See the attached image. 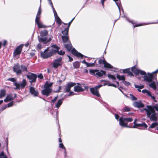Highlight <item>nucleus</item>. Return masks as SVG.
I'll return each instance as SVG.
<instances>
[{"label": "nucleus", "instance_id": "nucleus-32", "mask_svg": "<svg viewBox=\"0 0 158 158\" xmlns=\"http://www.w3.org/2000/svg\"><path fill=\"white\" fill-rule=\"evenodd\" d=\"M62 40L64 43H66L69 40V36H62Z\"/></svg>", "mask_w": 158, "mask_h": 158}, {"label": "nucleus", "instance_id": "nucleus-35", "mask_svg": "<svg viewBox=\"0 0 158 158\" xmlns=\"http://www.w3.org/2000/svg\"><path fill=\"white\" fill-rule=\"evenodd\" d=\"M59 148H61L62 149H64V153H65V156H66V150H65V148L64 147L63 144L62 143H60L59 144Z\"/></svg>", "mask_w": 158, "mask_h": 158}, {"label": "nucleus", "instance_id": "nucleus-31", "mask_svg": "<svg viewBox=\"0 0 158 158\" xmlns=\"http://www.w3.org/2000/svg\"><path fill=\"white\" fill-rule=\"evenodd\" d=\"M74 68L75 69L78 68L80 66V64L79 62H76L73 63Z\"/></svg>", "mask_w": 158, "mask_h": 158}, {"label": "nucleus", "instance_id": "nucleus-45", "mask_svg": "<svg viewBox=\"0 0 158 158\" xmlns=\"http://www.w3.org/2000/svg\"><path fill=\"white\" fill-rule=\"evenodd\" d=\"M123 83L126 86H128L130 85V84L129 82L124 81H123Z\"/></svg>", "mask_w": 158, "mask_h": 158}, {"label": "nucleus", "instance_id": "nucleus-50", "mask_svg": "<svg viewBox=\"0 0 158 158\" xmlns=\"http://www.w3.org/2000/svg\"><path fill=\"white\" fill-rule=\"evenodd\" d=\"M13 103L14 102L13 101H12L8 104L7 106L8 107H11L13 106Z\"/></svg>", "mask_w": 158, "mask_h": 158}, {"label": "nucleus", "instance_id": "nucleus-37", "mask_svg": "<svg viewBox=\"0 0 158 158\" xmlns=\"http://www.w3.org/2000/svg\"><path fill=\"white\" fill-rule=\"evenodd\" d=\"M135 87L138 89H142L144 87V86L143 85H135Z\"/></svg>", "mask_w": 158, "mask_h": 158}, {"label": "nucleus", "instance_id": "nucleus-1", "mask_svg": "<svg viewBox=\"0 0 158 158\" xmlns=\"http://www.w3.org/2000/svg\"><path fill=\"white\" fill-rule=\"evenodd\" d=\"M158 72L157 69L151 73H148V75L143 77L144 81L149 82V86L154 90L156 89L157 87L158 88V82L156 74Z\"/></svg>", "mask_w": 158, "mask_h": 158}, {"label": "nucleus", "instance_id": "nucleus-60", "mask_svg": "<svg viewBox=\"0 0 158 158\" xmlns=\"http://www.w3.org/2000/svg\"><path fill=\"white\" fill-rule=\"evenodd\" d=\"M146 94L148 95V96H151V93L150 92V91H149L148 90H147V93H146Z\"/></svg>", "mask_w": 158, "mask_h": 158}, {"label": "nucleus", "instance_id": "nucleus-7", "mask_svg": "<svg viewBox=\"0 0 158 158\" xmlns=\"http://www.w3.org/2000/svg\"><path fill=\"white\" fill-rule=\"evenodd\" d=\"M89 73L90 74L95 75L97 77H102L103 75H105L106 72L103 71H99L98 70H89Z\"/></svg>", "mask_w": 158, "mask_h": 158}, {"label": "nucleus", "instance_id": "nucleus-61", "mask_svg": "<svg viewBox=\"0 0 158 158\" xmlns=\"http://www.w3.org/2000/svg\"><path fill=\"white\" fill-rule=\"evenodd\" d=\"M147 89H143L142 90V92L144 94H146L147 91Z\"/></svg>", "mask_w": 158, "mask_h": 158}, {"label": "nucleus", "instance_id": "nucleus-36", "mask_svg": "<svg viewBox=\"0 0 158 158\" xmlns=\"http://www.w3.org/2000/svg\"><path fill=\"white\" fill-rule=\"evenodd\" d=\"M96 60H95L94 63H89L87 62V64L86 66L87 67H93L95 65V63L96 62Z\"/></svg>", "mask_w": 158, "mask_h": 158}, {"label": "nucleus", "instance_id": "nucleus-10", "mask_svg": "<svg viewBox=\"0 0 158 158\" xmlns=\"http://www.w3.org/2000/svg\"><path fill=\"white\" fill-rule=\"evenodd\" d=\"M52 55V53L48 48L43 52L41 53V56L44 59H46Z\"/></svg>", "mask_w": 158, "mask_h": 158}, {"label": "nucleus", "instance_id": "nucleus-57", "mask_svg": "<svg viewBox=\"0 0 158 158\" xmlns=\"http://www.w3.org/2000/svg\"><path fill=\"white\" fill-rule=\"evenodd\" d=\"M108 86H111L115 87H116V85L114 84H109L108 85Z\"/></svg>", "mask_w": 158, "mask_h": 158}, {"label": "nucleus", "instance_id": "nucleus-18", "mask_svg": "<svg viewBox=\"0 0 158 158\" xmlns=\"http://www.w3.org/2000/svg\"><path fill=\"white\" fill-rule=\"evenodd\" d=\"M29 91L31 94L33 95L34 97L38 96V93L37 89H35L33 87H31L29 89Z\"/></svg>", "mask_w": 158, "mask_h": 158}, {"label": "nucleus", "instance_id": "nucleus-15", "mask_svg": "<svg viewBox=\"0 0 158 158\" xmlns=\"http://www.w3.org/2000/svg\"><path fill=\"white\" fill-rule=\"evenodd\" d=\"M49 51H50L52 55L56 54L58 52V51L60 49V48L56 45H54L51 46L50 48H48Z\"/></svg>", "mask_w": 158, "mask_h": 158}, {"label": "nucleus", "instance_id": "nucleus-29", "mask_svg": "<svg viewBox=\"0 0 158 158\" xmlns=\"http://www.w3.org/2000/svg\"><path fill=\"white\" fill-rule=\"evenodd\" d=\"M62 99H60L56 103V104L55 105V107L57 108H59V107L61 106V105L62 103Z\"/></svg>", "mask_w": 158, "mask_h": 158}, {"label": "nucleus", "instance_id": "nucleus-49", "mask_svg": "<svg viewBox=\"0 0 158 158\" xmlns=\"http://www.w3.org/2000/svg\"><path fill=\"white\" fill-rule=\"evenodd\" d=\"M75 18V17H74V18H73L69 23H68V27H67V28H69V27L71 24V23H72V22L73 21V20Z\"/></svg>", "mask_w": 158, "mask_h": 158}, {"label": "nucleus", "instance_id": "nucleus-44", "mask_svg": "<svg viewBox=\"0 0 158 158\" xmlns=\"http://www.w3.org/2000/svg\"><path fill=\"white\" fill-rule=\"evenodd\" d=\"M126 20L128 22H130L132 24H134V21L131 20L129 18H128L127 17H126Z\"/></svg>", "mask_w": 158, "mask_h": 158}, {"label": "nucleus", "instance_id": "nucleus-20", "mask_svg": "<svg viewBox=\"0 0 158 158\" xmlns=\"http://www.w3.org/2000/svg\"><path fill=\"white\" fill-rule=\"evenodd\" d=\"M35 23L37 25L39 28H45L47 27L43 24L40 21V19H35Z\"/></svg>", "mask_w": 158, "mask_h": 158}, {"label": "nucleus", "instance_id": "nucleus-11", "mask_svg": "<svg viewBox=\"0 0 158 158\" xmlns=\"http://www.w3.org/2000/svg\"><path fill=\"white\" fill-rule=\"evenodd\" d=\"M131 70L136 75H138L140 74V75L144 76L147 75L145 71L136 69L135 67L131 68Z\"/></svg>", "mask_w": 158, "mask_h": 158}, {"label": "nucleus", "instance_id": "nucleus-25", "mask_svg": "<svg viewBox=\"0 0 158 158\" xmlns=\"http://www.w3.org/2000/svg\"><path fill=\"white\" fill-rule=\"evenodd\" d=\"M14 99L13 97L12 96L11 94L8 95L6 98L4 99V101L5 102H8Z\"/></svg>", "mask_w": 158, "mask_h": 158}, {"label": "nucleus", "instance_id": "nucleus-4", "mask_svg": "<svg viewBox=\"0 0 158 158\" xmlns=\"http://www.w3.org/2000/svg\"><path fill=\"white\" fill-rule=\"evenodd\" d=\"M53 83L51 82L49 83L48 81H46L44 85V89L41 91L42 95L47 97L49 95L52 91V89L51 88Z\"/></svg>", "mask_w": 158, "mask_h": 158}, {"label": "nucleus", "instance_id": "nucleus-53", "mask_svg": "<svg viewBox=\"0 0 158 158\" xmlns=\"http://www.w3.org/2000/svg\"><path fill=\"white\" fill-rule=\"evenodd\" d=\"M4 156H6L4 154V153L3 152H2L0 153V157H4Z\"/></svg>", "mask_w": 158, "mask_h": 158}, {"label": "nucleus", "instance_id": "nucleus-38", "mask_svg": "<svg viewBox=\"0 0 158 158\" xmlns=\"http://www.w3.org/2000/svg\"><path fill=\"white\" fill-rule=\"evenodd\" d=\"M107 76L109 78H110L113 80H116L115 77L114 75H112L110 74H108Z\"/></svg>", "mask_w": 158, "mask_h": 158}, {"label": "nucleus", "instance_id": "nucleus-42", "mask_svg": "<svg viewBox=\"0 0 158 158\" xmlns=\"http://www.w3.org/2000/svg\"><path fill=\"white\" fill-rule=\"evenodd\" d=\"M123 110L125 111H130V108L129 107L126 106L123 108Z\"/></svg>", "mask_w": 158, "mask_h": 158}, {"label": "nucleus", "instance_id": "nucleus-6", "mask_svg": "<svg viewBox=\"0 0 158 158\" xmlns=\"http://www.w3.org/2000/svg\"><path fill=\"white\" fill-rule=\"evenodd\" d=\"M119 124L120 126L123 127H129L127 126V123L126 122H130L133 121L132 118H124L123 117H120L119 119Z\"/></svg>", "mask_w": 158, "mask_h": 158}, {"label": "nucleus", "instance_id": "nucleus-46", "mask_svg": "<svg viewBox=\"0 0 158 158\" xmlns=\"http://www.w3.org/2000/svg\"><path fill=\"white\" fill-rule=\"evenodd\" d=\"M52 10H53V13H54V14L55 17H56L58 16V15H57V13H56V10H55V9L54 8H52Z\"/></svg>", "mask_w": 158, "mask_h": 158}, {"label": "nucleus", "instance_id": "nucleus-47", "mask_svg": "<svg viewBox=\"0 0 158 158\" xmlns=\"http://www.w3.org/2000/svg\"><path fill=\"white\" fill-rule=\"evenodd\" d=\"M130 70V69H123V73H128L129 71Z\"/></svg>", "mask_w": 158, "mask_h": 158}, {"label": "nucleus", "instance_id": "nucleus-64", "mask_svg": "<svg viewBox=\"0 0 158 158\" xmlns=\"http://www.w3.org/2000/svg\"><path fill=\"white\" fill-rule=\"evenodd\" d=\"M106 0H101V2L102 4V5L103 6H104V2L105 1H106Z\"/></svg>", "mask_w": 158, "mask_h": 158}, {"label": "nucleus", "instance_id": "nucleus-48", "mask_svg": "<svg viewBox=\"0 0 158 158\" xmlns=\"http://www.w3.org/2000/svg\"><path fill=\"white\" fill-rule=\"evenodd\" d=\"M8 81H10L12 82H15L16 81V79L14 78H10L8 79Z\"/></svg>", "mask_w": 158, "mask_h": 158}, {"label": "nucleus", "instance_id": "nucleus-8", "mask_svg": "<svg viewBox=\"0 0 158 158\" xmlns=\"http://www.w3.org/2000/svg\"><path fill=\"white\" fill-rule=\"evenodd\" d=\"M27 84V82L26 80L23 79L21 83H18L16 82H15L14 85L16 86V87L14 88L15 89H23Z\"/></svg>", "mask_w": 158, "mask_h": 158}, {"label": "nucleus", "instance_id": "nucleus-12", "mask_svg": "<svg viewBox=\"0 0 158 158\" xmlns=\"http://www.w3.org/2000/svg\"><path fill=\"white\" fill-rule=\"evenodd\" d=\"M76 85V83L71 82L67 83L64 86L65 88L64 89V92H69L70 91L71 88L75 85Z\"/></svg>", "mask_w": 158, "mask_h": 158}, {"label": "nucleus", "instance_id": "nucleus-28", "mask_svg": "<svg viewBox=\"0 0 158 158\" xmlns=\"http://www.w3.org/2000/svg\"><path fill=\"white\" fill-rule=\"evenodd\" d=\"M6 94V91L5 89L1 90L0 93V98L4 97Z\"/></svg>", "mask_w": 158, "mask_h": 158}, {"label": "nucleus", "instance_id": "nucleus-63", "mask_svg": "<svg viewBox=\"0 0 158 158\" xmlns=\"http://www.w3.org/2000/svg\"><path fill=\"white\" fill-rule=\"evenodd\" d=\"M68 57L69 58V61H72L73 60V59L70 56H68Z\"/></svg>", "mask_w": 158, "mask_h": 158}, {"label": "nucleus", "instance_id": "nucleus-34", "mask_svg": "<svg viewBox=\"0 0 158 158\" xmlns=\"http://www.w3.org/2000/svg\"><path fill=\"white\" fill-rule=\"evenodd\" d=\"M158 125V123H156V122L153 123L150 125V126L149 127V128H153Z\"/></svg>", "mask_w": 158, "mask_h": 158}, {"label": "nucleus", "instance_id": "nucleus-58", "mask_svg": "<svg viewBox=\"0 0 158 158\" xmlns=\"http://www.w3.org/2000/svg\"><path fill=\"white\" fill-rule=\"evenodd\" d=\"M37 48H39V49H41L42 48L41 45L40 43H39L38 44L37 46Z\"/></svg>", "mask_w": 158, "mask_h": 158}, {"label": "nucleus", "instance_id": "nucleus-3", "mask_svg": "<svg viewBox=\"0 0 158 158\" xmlns=\"http://www.w3.org/2000/svg\"><path fill=\"white\" fill-rule=\"evenodd\" d=\"M40 36H38V40L40 42L46 44L51 40V37L48 39L47 35H48V31L46 30H44L40 31Z\"/></svg>", "mask_w": 158, "mask_h": 158}, {"label": "nucleus", "instance_id": "nucleus-51", "mask_svg": "<svg viewBox=\"0 0 158 158\" xmlns=\"http://www.w3.org/2000/svg\"><path fill=\"white\" fill-rule=\"evenodd\" d=\"M48 2L49 4L51 6L52 8H53L54 7L51 0H48Z\"/></svg>", "mask_w": 158, "mask_h": 158}, {"label": "nucleus", "instance_id": "nucleus-27", "mask_svg": "<svg viewBox=\"0 0 158 158\" xmlns=\"http://www.w3.org/2000/svg\"><path fill=\"white\" fill-rule=\"evenodd\" d=\"M69 28H66L62 31V33L63 35V36H68V32Z\"/></svg>", "mask_w": 158, "mask_h": 158}, {"label": "nucleus", "instance_id": "nucleus-14", "mask_svg": "<svg viewBox=\"0 0 158 158\" xmlns=\"http://www.w3.org/2000/svg\"><path fill=\"white\" fill-rule=\"evenodd\" d=\"M98 63L100 64H103L104 67L106 68L111 69L113 68V66L110 64L106 62L105 60L100 59L98 61Z\"/></svg>", "mask_w": 158, "mask_h": 158}, {"label": "nucleus", "instance_id": "nucleus-54", "mask_svg": "<svg viewBox=\"0 0 158 158\" xmlns=\"http://www.w3.org/2000/svg\"><path fill=\"white\" fill-rule=\"evenodd\" d=\"M75 94L74 92L71 91V92H70L69 93V94L68 96H73V95H75Z\"/></svg>", "mask_w": 158, "mask_h": 158}, {"label": "nucleus", "instance_id": "nucleus-9", "mask_svg": "<svg viewBox=\"0 0 158 158\" xmlns=\"http://www.w3.org/2000/svg\"><path fill=\"white\" fill-rule=\"evenodd\" d=\"M102 86V85H100L96 86L94 87L90 88V91L91 93L94 95H95L98 97H99L100 95L97 89Z\"/></svg>", "mask_w": 158, "mask_h": 158}, {"label": "nucleus", "instance_id": "nucleus-40", "mask_svg": "<svg viewBox=\"0 0 158 158\" xmlns=\"http://www.w3.org/2000/svg\"><path fill=\"white\" fill-rule=\"evenodd\" d=\"M130 96H131V99L132 101H135L137 100V98L135 97V96H134L133 95L130 94Z\"/></svg>", "mask_w": 158, "mask_h": 158}, {"label": "nucleus", "instance_id": "nucleus-24", "mask_svg": "<svg viewBox=\"0 0 158 158\" xmlns=\"http://www.w3.org/2000/svg\"><path fill=\"white\" fill-rule=\"evenodd\" d=\"M144 127L145 128H146L148 126L145 123H142L140 124H135V125L132 127L133 128H137L138 127Z\"/></svg>", "mask_w": 158, "mask_h": 158}, {"label": "nucleus", "instance_id": "nucleus-33", "mask_svg": "<svg viewBox=\"0 0 158 158\" xmlns=\"http://www.w3.org/2000/svg\"><path fill=\"white\" fill-rule=\"evenodd\" d=\"M116 77L119 80H123L124 81L125 80V77L124 75L121 76L119 75H117Z\"/></svg>", "mask_w": 158, "mask_h": 158}, {"label": "nucleus", "instance_id": "nucleus-55", "mask_svg": "<svg viewBox=\"0 0 158 158\" xmlns=\"http://www.w3.org/2000/svg\"><path fill=\"white\" fill-rule=\"evenodd\" d=\"M127 74L128 75L131 76H133V74L130 71V70L129 71L128 73H127Z\"/></svg>", "mask_w": 158, "mask_h": 158}, {"label": "nucleus", "instance_id": "nucleus-23", "mask_svg": "<svg viewBox=\"0 0 158 158\" xmlns=\"http://www.w3.org/2000/svg\"><path fill=\"white\" fill-rule=\"evenodd\" d=\"M113 0L114 2H115L116 4L117 5V6L118 8L120 14V12H121L120 8H122V11L123 12V9L122 8V6H121V3L120 2V0Z\"/></svg>", "mask_w": 158, "mask_h": 158}, {"label": "nucleus", "instance_id": "nucleus-59", "mask_svg": "<svg viewBox=\"0 0 158 158\" xmlns=\"http://www.w3.org/2000/svg\"><path fill=\"white\" fill-rule=\"evenodd\" d=\"M114 115L115 119L117 120H118L119 118V116L117 114H115Z\"/></svg>", "mask_w": 158, "mask_h": 158}, {"label": "nucleus", "instance_id": "nucleus-30", "mask_svg": "<svg viewBox=\"0 0 158 158\" xmlns=\"http://www.w3.org/2000/svg\"><path fill=\"white\" fill-rule=\"evenodd\" d=\"M64 46L69 51H70L72 49V46L70 43L68 44H64Z\"/></svg>", "mask_w": 158, "mask_h": 158}, {"label": "nucleus", "instance_id": "nucleus-13", "mask_svg": "<svg viewBox=\"0 0 158 158\" xmlns=\"http://www.w3.org/2000/svg\"><path fill=\"white\" fill-rule=\"evenodd\" d=\"M27 77L30 80L29 81L31 83L35 82L37 77L36 74L31 73H29L28 75H27Z\"/></svg>", "mask_w": 158, "mask_h": 158}, {"label": "nucleus", "instance_id": "nucleus-41", "mask_svg": "<svg viewBox=\"0 0 158 158\" xmlns=\"http://www.w3.org/2000/svg\"><path fill=\"white\" fill-rule=\"evenodd\" d=\"M58 54L59 55H64L65 53V52L64 51H62V50H60V51H58V52H57Z\"/></svg>", "mask_w": 158, "mask_h": 158}, {"label": "nucleus", "instance_id": "nucleus-26", "mask_svg": "<svg viewBox=\"0 0 158 158\" xmlns=\"http://www.w3.org/2000/svg\"><path fill=\"white\" fill-rule=\"evenodd\" d=\"M41 13V5H40V6L39 8L37 14L36 15L35 19H40Z\"/></svg>", "mask_w": 158, "mask_h": 158}, {"label": "nucleus", "instance_id": "nucleus-52", "mask_svg": "<svg viewBox=\"0 0 158 158\" xmlns=\"http://www.w3.org/2000/svg\"><path fill=\"white\" fill-rule=\"evenodd\" d=\"M38 77L40 79H43L44 78L43 75L41 73H40V74L38 75Z\"/></svg>", "mask_w": 158, "mask_h": 158}, {"label": "nucleus", "instance_id": "nucleus-39", "mask_svg": "<svg viewBox=\"0 0 158 158\" xmlns=\"http://www.w3.org/2000/svg\"><path fill=\"white\" fill-rule=\"evenodd\" d=\"M55 18L56 19V22L58 23V24H60L61 20L60 18L59 17L57 16L56 17H55Z\"/></svg>", "mask_w": 158, "mask_h": 158}, {"label": "nucleus", "instance_id": "nucleus-17", "mask_svg": "<svg viewBox=\"0 0 158 158\" xmlns=\"http://www.w3.org/2000/svg\"><path fill=\"white\" fill-rule=\"evenodd\" d=\"M22 47V45H20L17 47L13 53L14 56H16L17 55H19L21 53Z\"/></svg>", "mask_w": 158, "mask_h": 158}, {"label": "nucleus", "instance_id": "nucleus-5", "mask_svg": "<svg viewBox=\"0 0 158 158\" xmlns=\"http://www.w3.org/2000/svg\"><path fill=\"white\" fill-rule=\"evenodd\" d=\"M13 71L17 75L21 74L22 71L28 72L26 66L23 65L20 66L18 64L15 65L14 66Z\"/></svg>", "mask_w": 158, "mask_h": 158}, {"label": "nucleus", "instance_id": "nucleus-22", "mask_svg": "<svg viewBox=\"0 0 158 158\" xmlns=\"http://www.w3.org/2000/svg\"><path fill=\"white\" fill-rule=\"evenodd\" d=\"M74 90L77 92H81L84 90L81 86L79 85H77L74 87Z\"/></svg>", "mask_w": 158, "mask_h": 158}, {"label": "nucleus", "instance_id": "nucleus-62", "mask_svg": "<svg viewBox=\"0 0 158 158\" xmlns=\"http://www.w3.org/2000/svg\"><path fill=\"white\" fill-rule=\"evenodd\" d=\"M61 86H60L58 87V90L56 91V92H60V89H61Z\"/></svg>", "mask_w": 158, "mask_h": 158}, {"label": "nucleus", "instance_id": "nucleus-56", "mask_svg": "<svg viewBox=\"0 0 158 158\" xmlns=\"http://www.w3.org/2000/svg\"><path fill=\"white\" fill-rule=\"evenodd\" d=\"M57 97V96L55 97L53 99L51 100L52 102L53 103L56 100Z\"/></svg>", "mask_w": 158, "mask_h": 158}, {"label": "nucleus", "instance_id": "nucleus-2", "mask_svg": "<svg viewBox=\"0 0 158 158\" xmlns=\"http://www.w3.org/2000/svg\"><path fill=\"white\" fill-rule=\"evenodd\" d=\"M144 110L147 112V117H149L152 121H156L158 120V117L157 116V113L155 112V110L158 111V105L156 104L153 106H148L147 108Z\"/></svg>", "mask_w": 158, "mask_h": 158}, {"label": "nucleus", "instance_id": "nucleus-21", "mask_svg": "<svg viewBox=\"0 0 158 158\" xmlns=\"http://www.w3.org/2000/svg\"><path fill=\"white\" fill-rule=\"evenodd\" d=\"M71 52L72 53L73 55L78 57H81L82 58L83 56V55L81 53L78 52L74 48L72 49V50H71Z\"/></svg>", "mask_w": 158, "mask_h": 158}, {"label": "nucleus", "instance_id": "nucleus-43", "mask_svg": "<svg viewBox=\"0 0 158 158\" xmlns=\"http://www.w3.org/2000/svg\"><path fill=\"white\" fill-rule=\"evenodd\" d=\"M7 107V106L6 105H4L2 106L1 108H0V110L1 111H2L5 109Z\"/></svg>", "mask_w": 158, "mask_h": 158}, {"label": "nucleus", "instance_id": "nucleus-16", "mask_svg": "<svg viewBox=\"0 0 158 158\" xmlns=\"http://www.w3.org/2000/svg\"><path fill=\"white\" fill-rule=\"evenodd\" d=\"M62 61V58L60 57L55 60L53 62V67L55 68H57L59 66L61 65V62Z\"/></svg>", "mask_w": 158, "mask_h": 158}, {"label": "nucleus", "instance_id": "nucleus-19", "mask_svg": "<svg viewBox=\"0 0 158 158\" xmlns=\"http://www.w3.org/2000/svg\"><path fill=\"white\" fill-rule=\"evenodd\" d=\"M133 105L135 107L138 108H143L144 107V104L140 101L134 102L133 103Z\"/></svg>", "mask_w": 158, "mask_h": 158}]
</instances>
